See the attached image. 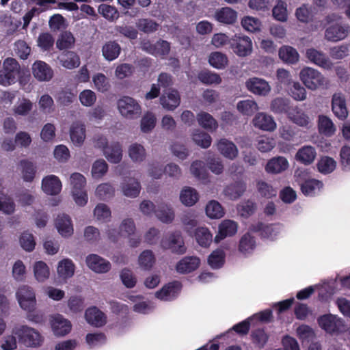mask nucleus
Masks as SVG:
<instances>
[{
    "label": "nucleus",
    "instance_id": "nucleus-1",
    "mask_svg": "<svg viewBox=\"0 0 350 350\" xmlns=\"http://www.w3.org/2000/svg\"><path fill=\"white\" fill-rule=\"evenodd\" d=\"M18 341L27 347H37L41 346L43 338L35 329L27 325H20L12 329Z\"/></svg>",
    "mask_w": 350,
    "mask_h": 350
},
{
    "label": "nucleus",
    "instance_id": "nucleus-2",
    "mask_svg": "<svg viewBox=\"0 0 350 350\" xmlns=\"http://www.w3.org/2000/svg\"><path fill=\"white\" fill-rule=\"evenodd\" d=\"M21 66L14 58H6L3 64V68L0 70V85L9 86L17 81Z\"/></svg>",
    "mask_w": 350,
    "mask_h": 350
},
{
    "label": "nucleus",
    "instance_id": "nucleus-3",
    "mask_svg": "<svg viewBox=\"0 0 350 350\" xmlns=\"http://www.w3.org/2000/svg\"><path fill=\"white\" fill-rule=\"evenodd\" d=\"M70 183L72 187V194L75 203L81 206H85L88 200V196L85 187L86 179L83 175L80 173H73L70 176Z\"/></svg>",
    "mask_w": 350,
    "mask_h": 350
},
{
    "label": "nucleus",
    "instance_id": "nucleus-4",
    "mask_svg": "<svg viewBox=\"0 0 350 350\" xmlns=\"http://www.w3.org/2000/svg\"><path fill=\"white\" fill-rule=\"evenodd\" d=\"M299 77L305 86L311 90H315L327 83L326 79L319 71L310 67L302 68Z\"/></svg>",
    "mask_w": 350,
    "mask_h": 350
},
{
    "label": "nucleus",
    "instance_id": "nucleus-5",
    "mask_svg": "<svg viewBox=\"0 0 350 350\" xmlns=\"http://www.w3.org/2000/svg\"><path fill=\"white\" fill-rule=\"evenodd\" d=\"M118 107L122 116L129 119L138 118L142 113L141 106L138 102L127 96L118 100Z\"/></svg>",
    "mask_w": 350,
    "mask_h": 350
},
{
    "label": "nucleus",
    "instance_id": "nucleus-6",
    "mask_svg": "<svg viewBox=\"0 0 350 350\" xmlns=\"http://www.w3.org/2000/svg\"><path fill=\"white\" fill-rule=\"evenodd\" d=\"M317 321L319 326L329 334L342 332L345 329L342 319L332 314L320 316Z\"/></svg>",
    "mask_w": 350,
    "mask_h": 350
},
{
    "label": "nucleus",
    "instance_id": "nucleus-7",
    "mask_svg": "<svg viewBox=\"0 0 350 350\" xmlns=\"http://www.w3.org/2000/svg\"><path fill=\"white\" fill-rule=\"evenodd\" d=\"M161 246L163 249L170 250L172 253L176 254H183L187 250L181 234L178 232H173L163 237L161 241Z\"/></svg>",
    "mask_w": 350,
    "mask_h": 350
},
{
    "label": "nucleus",
    "instance_id": "nucleus-8",
    "mask_svg": "<svg viewBox=\"0 0 350 350\" xmlns=\"http://www.w3.org/2000/svg\"><path fill=\"white\" fill-rule=\"evenodd\" d=\"M16 295L21 308L26 311L35 310L36 295L31 287L26 285L21 286L16 291Z\"/></svg>",
    "mask_w": 350,
    "mask_h": 350
},
{
    "label": "nucleus",
    "instance_id": "nucleus-9",
    "mask_svg": "<svg viewBox=\"0 0 350 350\" xmlns=\"http://www.w3.org/2000/svg\"><path fill=\"white\" fill-rule=\"evenodd\" d=\"M229 44L233 52L239 57L249 55L252 49V42L247 36L235 35L229 40Z\"/></svg>",
    "mask_w": 350,
    "mask_h": 350
},
{
    "label": "nucleus",
    "instance_id": "nucleus-10",
    "mask_svg": "<svg viewBox=\"0 0 350 350\" xmlns=\"http://www.w3.org/2000/svg\"><path fill=\"white\" fill-rule=\"evenodd\" d=\"M350 27L348 25L334 24L325 31V38L328 41L338 42L345 39L349 34Z\"/></svg>",
    "mask_w": 350,
    "mask_h": 350
},
{
    "label": "nucleus",
    "instance_id": "nucleus-11",
    "mask_svg": "<svg viewBox=\"0 0 350 350\" xmlns=\"http://www.w3.org/2000/svg\"><path fill=\"white\" fill-rule=\"evenodd\" d=\"M88 267L98 273H105L111 269V263L97 254H89L85 259Z\"/></svg>",
    "mask_w": 350,
    "mask_h": 350
},
{
    "label": "nucleus",
    "instance_id": "nucleus-12",
    "mask_svg": "<svg viewBox=\"0 0 350 350\" xmlns=\"http://www.w3.org/2000/svg\"><path fill=\"white\" fill-rule=\"evenodd\" d=\"M332 110L339 120H344L348 116L346 99L342 93H335L332 98Z\"/></svg>",
    "mask_w": 350,
    "mask_h": 350
},
{
    "label": "nucleus",
    "instance_id": "nucleus-13",
    "mask_svg": "<svg viewBox=\"0 0 350 350\" xmlns=\"http://www.w3.org/2000/svg\"><path fill=\"white\" fill-rule=\"evenodd\" d=\"M33 77L39 81H49L53 77L51 66L42 61H36L32 65Z\"/></svg>",
    "mask_w": 350,
    "mask_h": 350
},
{
    "label": "nucleus",
    "instance_id": "nucleus-14",
    "mask_svg": "<svg viewBox=\"0 0 350 350\" xmlns=\"http://www.w3.org/2000/svg\"><path fill=\"white\" fill-rule=\"evenodd\" d=\"M51 324L52 330L57 336H64L68 334L72 327L70 322L59 314L52 317Z\"/></svg>",
    "mask_w": 350,
    "mask_h": 350
},
{
    "label": "nucleus",
    "instance_id": "nucleus-15",
    "mask_svg": "<svg viewBox=\"0 0 350 350\" xmlns=\"http://www.w3.org/2000/svg\"><path fill=\"white\" fill-rule=\"evenodd\" d=\"M247 90L254 94L266 96L271 90L269 83L262 79L258 77L250 78L245 82Z\"/></svg>",
    "mask_w": 350,
    "mask_h": 350
},
{
    "label": "nucleus",
    "instance_id": "nucleus-16",
    "mask_svg": "<svg viewBox=\"0 0 350 350\" xmlns=\"http://www.w3.org/2000/svg\"><path fill=\"white\" fill-rule=\"evenodd\" d=\"M181 284L178 281H173L164 285L157 291L155 296L161 300L168 301L175 298L180 291Z\"/></svg>",
    "mask_w": 350,
    "mask_h": 350
},
{
    "label": "nucleus",
    "instance_id": "nucleus-17",
    "mask_svg": "<svg viewBox=\"0 0 350 350\" xmlns=\"http://www.w3.org/2000/svg\"><path fill=\"white\" fill-rule=\"evenodd\" d=\"M306 57L312 63L325 69H330L332 63L326 55L314 48L306 50Z\"/></svg>",
    "mask_w": 350,
    "mask_h": 350
},
{
    "label": "nucleus",
    "instance_id": "nucleus-18",
    "mask_svg": "<svg viewBox=\"0 0 350 350\" xmlns=\"http://www.w3.org/2000/svg\"><path fill=\"white\" fill-rule=\"evenodd\" d=\"M180 103V96L176 90L172 89L164 93L160 97V103L162 107L169 111L174 110Z\"/></svg>",
    "mask_w": 350,
    "mask_h": 350
},
{
    "label": "nucleus",
    "instance_id": "nucleus-19",
    "mask_svg": "<svg viewBox=\"0 0 350 350\" xmlns=\"http://www.w3.org/2000/svg\"><path fill=\"white\" fill-rule=\"evenodd\" d=\"M247 185L243 180H238L227 185L224 190V194L229 199L235 200L239 199L246 191Z\"/></svg>",
    "mask_w": 350,
    "mask_h": 350
},
{
    "label": "nucleus",
    "instance_id": "nucleus-20",
    "mask_svg": "<svg viewBox=\"0 0 350 350\" xmlns=\"http://www.w3.org/2000/svg\"><path fill=\"white\" fill-rule=\"evenodd\" d=\"M42 189L48 195H57L61 191L62 183L57 176L49 175L42 179Z\"/></svg>",
    "mask_w": 350,
    "mask_h": 350
},
{
    "label": "nucleus",
    "instance_id": "nucleus-21",
    "mask_svg": "<svg viewBox=\"0 0 350 350\" xmlns=\"http://www.w3.org/2000/svg\"><path fill=\"white\" fill-rule=\"evenodd\" d=\"M87 322L96 327H102L106 323V316L96 306L88 308L85 312Z\"/></svg>",
    "mask_w": 350,
    "mask_h": 350
},
{
    "label": "nucleus",
    "instance_id": "nucleus-22",
    "mask_svg": "<svg viewBox=\"0 0 350 350\" xmlns=\"http://www.w3.org/2000/svg\"><path fill=\"white\" fill-rule=\"evenodd\" d=\"M55 225L59 233L63 237H70L73 233L71 219L66 214L59 215L55 219Z\"/></svg>",
    "mask_w": 350,
    "mask_h": 350
},
{
    "label": "nucleus",
    "instance_id": "nucleus-23",
    "mask_svg": "<svg viewBox=\"0 0 350 350\" xmlns=\"http://www.w3.org/2000/svg\"><path fill=\"white\" fill-rule=\"evenodd\" d=\"M200 260L196 256H186L181 259L176 266L177 272L180 273H189L197 269Z\"/></svg>",
    "mask_w": 350,
    "mask_h": 350
},
{
    "label": "nucleus",
    "instance_id": "nucleus-24",
    "mask_svg": "<svg viewBox=\"0 0 350 350\" xmlns=\"http://www.w3.org/2000/svg\"><path fill=\"white\" fill-rule=\"evenodd\" d=\"M317 157L315 148L312 146H304L300 148L295 154V159L305 165L312 164Z\"/></svg>",
    "mask_w": 350,
    "mask_h": 350
},
{
    "label": "nucleus",
    "instance_id": "nucleus-25",
    "mask_svg": "<svg viewBox=\"0 0 350 350\" xmlns=\"http://www.w3.org/2000/svg\"><path fill=\"white\" fill-rule=\"evenodd\" d=\"M253 123L255 127L263 131H273L276 128V123L272 116L265 113H258Z\"/></svg>",
    "mask_w": 350,
    "mask_h": 350
},
{
    "label": "nucleus",
    "instance_id": "nucleus-26",
    "mask_svg": "<svg viewBox=\"0 0 350 350\" xmlns=\"http://www.w3.org/2000/svg\"><path fill=\"white\" fill-rule=\"evenodd\" d=\"M237 224L232 220H224L219 226L218 234L215 237V242H219L226 237L234 235L237 232Z\"/></svg>",
    "mask_w": 350,
    "mask_h": 350
},
{
    "label": "nucleus",
    "instance_id": "nucleus-27",
    "mask_svg": "<svg viewBox=\"0 0 350 350\" xmlns=\"http://www.w3.org/2000/svg\"><path fill=\"white\" fill-rule=\"evenodd\" d=\"M215 18L219 23L232 25L237 21V13L230 8L224 7L215 12Z\"/></svg>",
    "mask_w": 350,
    "mask_h": 350
},
{
    "label": "nucleus",
    "instance_id": "nucleus-28",
    "mask_svg": "<svg viewBox=\"0 0 350 350\" xmlns=\"http://www.w3.org/2000/svg\"><path fill=\"white\" fill-rule=\"evenodd\" d=\"M217 149L226 158L234 159L238 155V149L236 145L226 139H221L217 143Z\"/></svg>",
    "mask_w": 350,
    "mask_h": 350
},
{
    "label": "nucleus",
    "instance_id": "nucleus-29",
    "mask_svg": "<svg viewBox=\"0 0 350 350\" xmlns=\"http://www.w3.org/2000/svg\"><path fill=\"white\" fill-rule=\"evenodd\" d=\"M288 167V160L284 157L271 159L267 163L266 171L272 174H278L286 170Z\"/></svg>",
    "mask_w": 350,
    "mask_h": 350
},
{
    "label": "nucleus",
    "instance_id": "nucleus-30",
    "mask_svg": "<svg viewBox=\"0 0 350 350\" xmlns=\"http://www.w3.org/2000/svg\"><path fill=\"white\" fill-rule=\"evenodd\" d=\"M103 153L110 163H118L122 158V146L119 142H112Z\"/></svg>",
    "mask_w": 350,
    "mask_h": 350
},
{
    "label": "nucleus",
    "instance_id": "nucleus-31",
    "mask_svg": "<svg viewBox=\"0 0 350 350\" xmlns=\"http://www.w3.org/2000/svg\"><path fill=\"white\" fill-rule=\"evenodd\" d=\"M70 137L74 144L81 146L85 138V126L78 122L72 123L70 129Z\"/></svg>",
    "mask_w": 350,
    "mask_h": 350
},
{
    "label": "nucleus",
    "instance_id": "nucleus-32",
    "mask_svg": "<svg viewBox=\"0 0 350 350\" xmlns=\"http://www.w3.org/2000/svg\"><path fill=\"white\" fill-rule=\"evenodd\" d=\"M323 183L317 179H308L303 182L300 185L301 192L305 196H314L323 188Z\"/></svg>",
    "mask_w": 350,
    "mask_h": 350
},
{
    "label": "nucleus",
    "instance_id": "nucleus-33",
    "mask_svg": "<svg viewBox=\"0 0 350 350\" xmlns=\"http://www.w3.org/2000/svg\"><path fill=\"white\" fill-rule=\"evenodd\" d=\"M288 118L295 124L302 127H308L310 118L301 109L295 107L288 112Z\"/></svg>",
    "mask_w": 350,
    "mask_h": 350
},
{
    "label": "nucleus",
    "instance_id": "nucleus-34",
    "mask_svg": "<svg viewBox=\"0 0 350 350\" xmlns=\"http://www.w3.org/2000/svg\"><path fill=\"white\" fill-rule=\"evenodd\" d=\"M120 51L121 47L116 41L106 42L102 49L103 55L108 61L116 59L119 56Z\"/></svg>",
    "mask_w": 350,
    "mask_h": 350
},
{
    "label": "nucleus",
    "instance_id": "nucleus-35",
    "mask_svg": "<svg viewBox=\"0 0 350 350\" xmlns=\"http://www.w3.org/2000/svg\"><path fill=\"white\" fill-rule=\"evenodd\" d=\"M62 65L67 69H73L80 65L79 55L73 51H64L62 53L60 58Z\"/></svg>",
    "mask_w": 350,
    "mask_h": 350
},
{
    "label": "nucleus",
    "instance_id": "nucleus-36",
    "mask_svg": "<svg viewBox=\"0 0 350 350\" xmlns=\"http://www.w3.org/2000/svg\"><path fill=\"white\" fill-rule=\"evenodd\" d=\"M198 124L204 129L213 131L218 126L216 120L208 113L201 111L197 115Z\"/></svg>",
    "mask_w": 350,
    "mask_h": 350
},
{
    "label": "nucleus",
    "instance_id": "nucleus-37",
    "mask_svg": "<svg viewBox=\"0 0 350 350\" xmlns=\"http://www.w3.org/2000/svg\"><path fill=\"white\" fill-rule=\"evenodd\" d=\"M319 131L327 137L333 135L336 131L335 126L332 120L326 116H319Z\"/></svg>",
    "mask_w": 350,
    "mask_h": 350
},
{
    "label": "nucleus",
    "instance_id": "nucleus-38",
    "mask_svg": "<svg viewBox=\"0 0 350 350\" xmlns=\"http://www.w3.org/2000/svg\"><path fill=\"white\" fill-rule=\"evenodd\" d=\"M75 266L68 258L61 260L57 267V273L60 278L67 279L71 278L75 273Z\"/></svg>",
    "mask_w": 350,
    "mask_h": 350
},
{
    "label": "nucleus",
    "instance_id": "nucleus-39",
    "mask_svg": "<svg viewBox=\"0 0 350 350\" xmlns=\"http://www.w3.org/2000/svg\"><path fill=\"white\" fill-rule=\"evenodd\" d=\"M293 108L290 106L289 100L284 98H275L271 103V109L275 113H287L288 116V112Z\"/></svg>",
    "mask_w": 350,
    "mask_h": 350
},
{
    "label": "nucleus",
    "instance_id": "nucleus-40",
    "mask_svg": "<svg viewBox=\"0 0 350 350\" xmlns=\"http://www.w3.org/2000/svg\"><path fill=\"white\" fill-rule=\"evenodd\" d=\"M256 247V240L249 232L245 234L240 239L239 250L243 254L252 253Z\"/></svg>",
    "mask_w": 350,
    "mask_h": 350
},
{
    "label": "nucleus",
    "instance_id": "nucleus-41",
    "mask_svg": "<svg viewBox=\"0 0 350 350\" xmlns=\"http://www.w3.org/2000/svg\"><path fill=\"white\" fill-rule=\"evenodd\" d=\"M280 58L285 62L295 64L299 60V54L295 49L289 46H282L279 50Z\"/></svg>",
    "mask_w": 350,
    "mask_h": 350
},
{
    "label": "nucleus",
    "instance_id": "nucleus-42",
    "mask_svg": "<svg viewBox=\"0 0 350 350\" xmlns=\"http://www.w3.org/2000/svg\"><path fill=\"white\" fill-rule=\"evenodd\" d=\"M195 238L200 245L207 247L212 242L213 236L207 228L200 227L196 230Z\"/></svg>",
    "mask_w": 350,
    "mask_h": 350
},
{
    "label": "nucleus",
    "instance_id": "nucleus-43",
    "mask_svg": "<svg viewBox=\"0 0 350 350\" xmlns=\"http://www.w3.org/2000/svg\"><path fill=\"white\" fill-rule=\"evenodd\" d=\"M180 200L183 204L191 206L195 204L198 200V193L195 189L186 187L182 190L180 195Z\"/></svg>",
    "mask_w": 350,
    "mask_h": 350
},
{
    "label": "nucleus",
    "instance_id": "nucleus-44",
    "mask_svg": "<svg viewBox=\"0 0 350 350\" xmlns=\"http://www.w3.org/2000/svg\"><path fill=\"white\" fill-rule=\"evenodd\" d=\"M122 189L124 196L135 198L140 192L141 186L137 180L131 178L129 182L122 184Z\"/></svg>",
    "mask_w": 350,
    "mask_h": 350
},
{
    "label": "nucleus",
    "instance_id": "nucleus-45",
    "mask_svg": "<svg viewBox=\"0 0 350 350\" xmlns=\"http://www.w3.org/2000/svg\"><path fill=\"white\" fill-rule=\"evenodd\" d=\"M76 97L77 93L70 89H62L55 96L57 102L63 106L70 105L75 100Z\"/></svg>",
    "mask_w": 350,
    "mask_h": 350
},
{
    "label": "nucleus",
    "instance_id": "nucleus-46",
    "mask_svg": "<svg viewBox=\"0 0 350 350\" xmlns=\"http://www.w3.org/2000/svg\"><path fill=\"white\" fill-rule=\"evenodd\" d=\"M136 27L139 31L148 34L157 31L159 24L150 18H139L136 22Z\"/></svg>",
    "mask_w": 350,
    "mask_h": 350
},
{
    "label": "nucleus",
    "instance_id": "nucleus-47",
    "mask_svg": "<svg viewBox=\"0 0 350 350\" xmlns=\"http://www.w3.org/2000/svg\"><path fill=\"white\" fill-rule=\"evenodd\" d=\"M98 13L109 21H114L119 18V12L116 8L105 3L100 4L98 8Z\"/></svg>",
    "mask_w": 350,
    "mask_h": 350
},
{
    "label": "nucleus",
    "instance_id": "nucleus-48",
    "mask_svg": "<svg viewBox=\"0 0 350 350\" xmlns=\"http://www.w3.org/2000/svg\"><path fill=\"white\" fill-rule=\"evenodd\" d=\"M314 8L308 5L304 4L296 10L295 15L297 18L301 23H308L313 21Z\"/></svg>",
    "mask_w": 350,
    "mask_h": 350
},
{
    "label": "nucleus",
    "instance_id": "nucleus-49",
    "mask_svg": "<svg viewBox=\"0 0 350 350\" xmlns=\"http://www.w3.org/2000/svg\"><path fill=\"white\" fill-rule=\"evenodd\" d=\"M225 253L221 249H217L211 252L208 258V263L213 269L221 268L225 262Z\"/></svg>",
    "mask_w": 350,
    "mask_h": 350
},
{
    "label": "nucleus",
    "instance_id": "nucleus-50",
    "mask_svg": "<svg viewBox=\"0 0 350 350\" xmlns=\"http://www.w3.org/2000/svg\"><path fill=\"white\" fill-rule=\"evenodd\" d=\"M336 161L328 156L321 157L317 163L318 170L323 174L332 173L336 169Z\"/></svg>",
    "mask_w": 350,
    "mask_h": 350
},
{
    "label": "nucleus",
    "instance_id": "nucleus-51",
    "mask_svg": "<svg viewBox=\"0 0 350 350\" xmlns=\"http://www.w3.org/2000/svg\"><path fill=\"white\" fill-rule=\"evenodd\" d=\"M198 79L205 85L219 84L221 82L219 75L208 70L200 71L198 75Z\"/></svg>",
    "mask_w": 350,
    "mask_h": 350
},
{
    "label": "nucleus",
    "instance_id": "nucleus-52",
    "mask_svg": "<svg viewBox=\"0 0 350 350\" xmlns=\"http://www.w3.org/2000/svg\"><path fill=\"white\" fill-rule=\"evenodd\" d=\"M22 167L23 178L26 182H31L36 174V167L33 163L28 160L23 159L20 162Z\"/></svg>",
    "mask_w": 350,
    "mask_h": 350
},
{
    "label": "nucleus",
    "instance_id": "nucleus-53",
    "mask_svg": "<svg viewBox=\"0 0 350 350\" xmlns=\"http://www.w3.org/2000/svg\"><path fill=\"white\" fill-rule=\"evenodd\" d=\"M75 40L72 33L66 31L59 35L56 42V46L59 50L70 49L74 44Z\"/></svg>",
    "mask_w": 350,
    "mask_h": 350
},
{
    "label": "nucleus",
    "instance_id": "nucleus-54",
    "mask_svg": "<svg viewBox=\"0 0 350 350\" xmlns=\"http://www.w3.org/2000/svg\"><path fill=\"white\" fill-rule=\"evenodd\" d=\"M208 62L217 69H223L227 66L228 60L225 54L220 52H213L209 56Z\"/></svg>",
    "mask_w": 350,
    "mask_h": 350
},
{
    "label": "nucleus",
    "instance_id": "nucleus-55",
    "mask_svg": "<svg viewBox=\"0 0 350 350\" xmlns=\"http://www.w3.org/2000/svg\"><path fill=\"white\" fill-rule=\"evenodd\" d=\"M206 215L212 219L221 218L224 215L221 205L215 200L210 201L206 206Z\"/></svg>",
    "mask_w": 350,
    "mask_h": 350
},
{
    "label": "nucleus",
    "instance_id": "nucleus-56",
    "mask_svg": "<svg viewBox=\"0 0 350 350\" xmlns=\"http://www.w3.org/2000/svg\"><path fill=\"white\" fill-rule=\"evenodd\" d=\"M37 42L42 51H49L53 47L55 39L50 33L44 32L39 35Z\"/></svg>",
    "mask_w": 350,
    "mask_h": 350
},
{
    "label": "nucleus",
    "instance_id": "nucleus-57",
    "mask_svg": "<svg viewBox=\"0 0 350 350\" xmlns=\"http://www.w3.org/2000/svg\"><path fill=\"white\" fill-rule=\"evenodd\" d=\"M155 262V257L151 250H144L139 256V264L144 270H150Z\"/></svg>",
    "mask_w": 350,
    "mask_h": 350
},
{
    "label": "nucleus",
    "instance_id": "nucleus-58",
    "mask_svg": "<svg viewBox=\"0 0 350 350\" xmlns=\"http://www.w3.org/2000/svg\"><path fill=\"white\" fill-rule=\"evenodd\" d=\"M129 154L134 162H141L146 157V150L142 145L135 143L130 146Z\"/></svg>",
    "mask_w": 350,
    "mask_h": 350
},
{
    "label": "nucleus",
    "instance_id": "nucleus-59",
    "mask_svg": "<svg viewBox=\"0 0 350 350\" xmlns=\"http://www.w3.org/2000/svg\"><path fill=\"white\" fill-rule=\"evenodd\" d=\"M34 275L39 282H43L49 276V269L43 261H38L33 267Z\"/></svg>",
    "mask_w": 350,
    "mask_h": 350
},
{
    "label": "nucleus",
    "instance_id": "nucleus-60",
    "mask_svg": "<svg viewBox=\"0 0 350 350\" xmlns=\"http://www.w3.org/2000/svg\"><path fill=\"white\" fill-rule=\"evenodd\" d=\"M192 139L197 145L203 148H208L212 142L211 137L209 134L200 130H196L193 133Z\"/></svg>",
    "mask_w": 350,
    "mask_h": 350
},
{
    "label": "nucleus",
    "instance_id": "nucleus-61",
    "mask_svg": "<svg viewBox=\"0 0 350 350\" xmlns=\"http://www.w3.org/2000/svg\"><path fill=\"white\" fill-rule=\"evenodd\" d=\"M114 188L109 183L100 184L96 189V196L100 200H107L114 195Z\"/></svg>",
    "mask_w": 350,
    "mask_h": 350
},
{
    "label": "nucleus",
    "instance_id": "nucleus-62",
    "mask_svg": "<svg viewBox=\"0 0 350 350\" xmlns=\"http://www.w3.org/2000/svg\"><path fill=\"white\" fill-rule=\"evenodd\" d=\"M190 170L191 174L199 180H206L208 178L204 163L201 161H193L191 165Z\"/></svg>",
    "mask_w": 350,
    "mask_h": 350
},
{
    "label": "nucleus",
    "instance_id": "nucleus-63",
    "mask_svg": "<svg viewBox=\"0 0 350 350\" xmlns=\"http://www.w3.org/2000/svg\"><path fill=\"white\" fill-rule=\"evenodd\" d=\"M157 217L164 223H170L174 218V213L171 208L167 206H161L155 209L154 212Z\"/></svg>",
    "mask_w": 350,
    "mask_h": 350
},
{
    "label": "nucleus",
    "instance_id": "nucleus-64",
    "mask_svg": "<svg viewBox=\"0 0 350 350\" xmlns=\"http://www.w3.org/2000/svg\"><path fill=\"white\" fill-rule=\"evenodd\" d=\"M19 242L21 247L27 252L33 251L36 246L33 235L28 232H23L21 234Z\"/></svg>",
    "mask_w": 350,
    "mask_h": 350
}]
</instances>
